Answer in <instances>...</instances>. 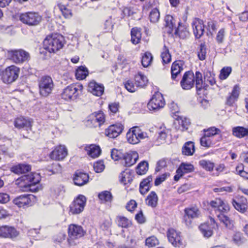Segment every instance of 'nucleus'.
Wrapping results in <instances>:
<instances>
[{
	"instance_id": "41",
	"label": "nucleus",
	"mask_w": 248,
	"mask_h": 248,
	"mask_svg": "<svg viewBox=\"0 0 248 248\" xmlns=\"http://www.w3.org/2000/svg\"><path fill=\"white\" fill-rule=\"evenodd\" d=\"M116 218L119 227L127 228L131 225L130 221L124 217L118 216Z\"/></svg>"
},
{
	"instance_id": "63",
	"label": "nucleus",
	"mask_w": 248,
	"mask_h": 248,
	"mask_svg": "<svg viewBox=\"0 0 248 248\" xmlns=\"http://www.w3.org/2000/svg\"><path fill=\"white\" fill-rule=\"evenodd\" d=\"M207 29L212 34L217 29L216 22L211 20L208 21Z\"/></svg>"
},
{
	"instance_id": "29",
	"label": "nucleus",
	"mask_w": 248,
	"mask_h": 248,
	"mask_svg": "<svg viewBox=\"0 0 248 248\" xmlns=\"http://www.w3.org/2000/svg\"><path fill=\"white\" fill-rule=\"evenodd\" d=\"M232 132L234 136L241 139L248 135V128L236 126L232 128Z\"/></svg>"
},
{
	"instance_id": "18",
	"label": "nucleus",
	"mask_w": 248,
	"mask_h": 248,
	"mask_svg": "<svg viewBox=\"0 0 248 248\" xmlns=\"http://www.w3.org/2000/svg\"><path fill=\"white\" fill-rule=\"evenodd\" d=\"M124 125L121 123H116L110 125L105 130V134L110 138L118 137L124 130Z\"/></svg>"
},
{
	"instance_id": "53",
	"label": "nucleus",
	"mask_w": 248,
	"mask_h": 248,
	"mask_svg": "<svg viewBox=\"0 0 248 248\" xmlns=\"http://www.w3.org/2000/svg\"><path fill=\"white\" fill-rule=\"evenodd\" d=\"M159 243L157 239L154 236L147 238L145 240V245L148 247H154Z\"/></svg>"
},
{
	"instance_id": "43",
	"label": "nucleus",
	"mask_w": 248,
	"mask_h": 248,
	"mask_svg": "<svg viewBox=\"0 0 248 248\" xmlns=\"http://www.w3.org/2000/svg\"><path fill=\"white\" fill-rule=\"evenodd\" d=\"M99 199L104 202H111L112 200V195L108 191H104L99 193Z\"/></svg>"
},
{
	"instance_id": "46",
	"label": "nucleus",
	"mask_w": 248,
	"mask_h": 248,
	"mask_svg": "<svg viewBox=\"0 0 248 248\" xmlns=\"http://www.w3.org/2000/svg\"><path fill=\"white\" fill-rule=\"evenodd\" d=\"M159 17L160 13L157 9L155 8L150 12L149 18L151 22H157L159 20Z\"/></svg>"
},
{
	"instance_id": "11",
	"label": "nucleus",
	"mask_w": 248,
	"mask_h": 248,
	"mask_svg": "<svg viewBox=\"0 0 248 248\" xmlns=\"http://www.w3.org/2000/svg\"><path fill=\"white\" fill-rule=\"evenodd\" d=\"M165 102L162 94L159 92H156L147 104L150 110L157 111L165 106Z\"/></svg>"
},
{
	"instance_id": "34",
	"label": "nucleus",
	"mask_w": 248,
	"mask_h": 248,
	"mask_svg": "<svg viewBox=\"0 0 248 248\" xmlns=\"http://www.w3.org/2000/svg\"><path fill=\"white\" fill-rule=\"evenodd\" d=\"M120 178L121 182L124 185L130 183L133 180V176L130 171L127 170L121 173Z\"/></svg>"
},
{
	"instance_id": "10",
	"label": "nucleus",
	"mask_w": 248,
	"mask_h": 248,
	"mask_svg": "<svg viewBox=\"0 0 248 248\" xmlns=\"http://www.w3.org/2000/svg\"><path fill=\"white\" fill-rule=\"evenodd\" d=\"M19 20L29 26H36L41 22L42 17L37 13L27 12L20 14Z\"/></svg>"
},
{
	"instance_id": "8",
	"label": "nucleus",
	"mask_w": 248,
	"mask_h": 248,
	"mask_svg": "<svg viewBox=\"0 0 248 248\" xmlns=\"http://www.w3.org/2000/svg\"><path fill=\"white\" fill-rule=\"evenodd\" d=\"M165 28L168 29V33H171L173 29H175V34H178L180 37L184 38L188 35L189 33L186 31H183L180 28H176L175 19L170 15H167L165 17Z\"/></svg>"
},
{
	"instance_id": "7",
	"label": "nucleus",
	"mask_w": 248,
	"mask_h": 248,
	"mask_svg": "<svg viewBox=\"0 0 248 248\" xmlns=\"http://www.w3.org/2000/svg\"><path fill=\"white\" fill-rule=\"evenodd\" d=\"M81 85L71 84L63 90L61 93L62 98L66 101L75 100L78 95V91L82 90Z\"/></svg>"
},
{
	"instance_id": "61",
	"label": "nucleus",
	"mask_w": 248,
	"mask_h": 248,
	"mask_svg": "<svg viewBox=\"0 0 248 248\" xmlns=\"http://www.w3.org/2000/svg\"><path fill=\"white\" fill-rule=\"evenodd\" d=\"M111 157L114 161H117L123 157V155L118 150L113 149L111 151Z\"/></svg>"
},
{
	"instance_id": "20",
	"label": "nucleus",
	"mask_w": 248,
	"mask_h": 248,
	"mask_svg": "<svg viewBox=\"0 0 248 248\" xmlns=\"http://www.w3.org/2000/svg\"><path fill=\"white\" fill-rule=\"evenodd\" d=\"M67 155V151L64 146L56 147L50 154V157L54 160H60L64 159Z\"/></svg>"
},
{
	"instance_id": "57",
	"label": "nucleus",
	"mask_w": 248,
	"mask_h": 248,
	"mask_svg": "<svg viewBox=\"0 0 248 248\" xmlns=\"http://www.w3.org/2000/svg\"><path fill=\"white\" fill-rule=\"evenodd\" d=\"M225 35V29H221L217 32L216 39L218 44H221L223 42Z\"/></svg>"
},
{
	"instance_id": "31",
	"label": "nucleus",
	"mask_w": 248,
	"mask_h": 248,
	"mask_svg": "<svg viewBox=\"0 0 248 248\" xmlns=\"http://www.w3.org/2000/svg\"><path fill=\"white\" fill-rule=\"evenodd\" d=\"M135 84L140 88H143L147 84L148 80L147 77L141 73L135 76Z\"/></svg>"
},
{
	"instance_id": "26",
	"label": "nucleus",
	"mask_w": 248,
	"mask_h": 248,
	"mask_svg": "<svg viewBox=\"0 0 248 248\" xmlns=\"http://www.w3.org/2000/svg\"><path fill=\"white\" fill-rule=\"evenodd\" d=\"M183 64L182 61H175L171 66V78L173 80H176L177 76L183 70Z\"/></svg>"
},
{
	"instance_id": "13",
	"label": "nucleus",
	"mask_w": 248,
	"mask_h": 248,
	"mask_svg": "<svg viewBox=\"0 0 248 248\" xmlns=\"http://www.w3.org/2000/svg\"><path fill=\"white\" fill-rule=\"evenodd\" d=\"M19 69L14 65L10 66L3 71L2 79L4 83H11L15 81L18 78Z\"/></svg>"
},
{
	"instance_id": "49",
	"label": "nucleus",
	"mask_w": 248,
	"mask_h": 248,
	"mask_svg": "<svg viewBox=\"0 0 248 248\" xmlns=\"http://www.w3.org/2000/svg\"><path fill=\"white\" fill-rule=\"evenodd\" d=\"M232 71L231 67L227 66L223 67L220 71L219 78L221 80L226 79L230 75Z\"/></svg>"
},
{
	"instance_id": "16",
	"label": "nucleus",
	"mask_w": 248,
	"mask_h": 248,
	"mask_svg": "<svg viewBox=\"0 0 248 248\" xmlns=\"http://www.w3.org/2000/svg\"><path fill=\"white\" fill-rule=\"evenodd\" d=\"M195 81L194 74L190 71L186 72L180 82L182 88L184 90H189L192 88Z\"/></svg>"
},
{
	"instance_id": "24",
	"label": "nucleus",
	"mask_w": 248,
	"mask_h": 248,
	"mask_svg": "<svg viewBox=\"0 0 248 248\" xmlns=\"http://www.w3.org/2000/svg\"><path fill=\"white\" fill-rule=\"evenodd\" d=\"M232 203L234 207L242 213H245L247 208V201L246 198L241 197L240 199L233 200Z\"/></svg>"
},
{
	"instance_id": "50",
	"label": "nucleus",
	"mask_w": 248,
	"mask_h": 248,
	"mask_svg": "<svg viewBox=\"0 0 248 248\" xmlns=\"http://www.w3.org/2000/svg\"><path fill=\"white\" fill-rule=\"evenodd\" d=\"M161 56L164 63H168L171 61V55L165 46H164V51L162 52Z\"/></svg>"
},
{
	"instance_id": "14",
	"label": "nucleus",
	"mask_w": 248,
	"mask_h": 248,
	"mask_svg": "<svg viewBox=\"0 0 248 248\" xmlns=\"http://www.w3.org/2000/svg\"><path fill=\"white\" fill-rule=\"evenodd\" d=\"M184 220L187 226L191 224V219L197 218L200 215V211L196 206L186 208L184 210Z\"/></svg>"
},
{
	"instance_id": "35",
	"label": "nucleus",
	"mask_w": 248,
	"mask_h": 248,
	"mask_svg": "<svg viewBox=\"0 0 248 248\" xmlns=\"http://www.w3.org/2000/svg\"><path fill=\"white\" fill-rule=\"evenodd\" d=\"M194 152V145L192 141L186 142L182 148V153L186 155H191Z\"/></svg>"
},
{
	"instance_id": "39",
	"label": "nucleus",
	"mask_w": 248,
	"mask_h": 248,
	"mask_svg": "<svg viewBox=\"0 0 248 248\" xmlns=\"http://www.w3.org/2000/svg\"><path fill=\"white\" fill-rule=\"evenodd\" d=\"M196 81V87L197 90L200 91L202 88L206 89V85L203 83L202 74L199 71H197L195 76Z\"/></svg>"
},
{
	"instance_id": "27",
	"label": "nucleus",
	"mask_w": 248,
	"mask_h": 248,
	"mask_svg": "<svg viewBox=\"0 0 248 248\" xmlns=\"http://www.w3.org/2000/svg\"><path fill=\"white\" fill-rule=\"evenodd\" d=\"M239 95V88L237 85H235L229 96L226 100V104L230 106H232L234 102L237 100Z\"/></svg>"
},
{
	"instance_id": "59",
	"label": "nucleus",
	"mask_w": 248,
	"mask_h": 248,
	"mask_svg": "<svg viewBox=\"0 0 248 248\" xmlns=\"http://www.w3.org/2000/svg\"><path fill=\"white\" fill-rule=\"evenodd\" d=\"M200 143L202 146L205 147H209L212 144L210 139L204 135L201 138Z\"/></svg>"
},
{
	"instance_id": "21",
	"label": "nucleus",
	"mask_w": 248,
	"mask_h": 248,
	"mask_svg": "<svg viewBox=\"0 0 248 248\" xmlns=\"http://www.w3.org/2000/svg\"><path fill=\"white\" fill-rule=\"evenodd\" d=\"M194 34L197 38H200L203 34L204 26L203 22L199 18H195L192 22Z\"/></svg>"
},
{
	"instance_id": "55",
	"label": "nucleus",
	"mask_w": 248,
	"mask_h": 248,
	"mask_svg": "<svg viewBox=\"0 0 248 248\" xmlns=\"http://www.w3.org/2000/svg\"><path fill=\"white\" fill-rule=\"evenodd\" d=\"M125 89L129 92L134 93L139 88L137 85H135L133 81L131 80L127 81L124 84Z\"/></svg>"
},
{
	"instance_id": "52",
	"label": "nucleus",
	"mask_w": 248,
	"mask_h": 248,
	"mask_svg": "<svg viewBox=\"0 0 248 248\" xmlns=\"http://www.w3.org/2000/svg\"><path fill=\"white\" fill-rule=\"evenodd\" d=\"M199 228L203 236L205 237L208 238L213 234L212 231L208 229V226L205 224L201 225Z\"/></svg>"
},
{
	"instance_id": "15",
	"label": "nucleus",
	"mask_w": 248,
	"mask_h": 248,
	"mask_svg": "<svg viewBox=\"0 0 248 248\" xmlns=\"http://www.w3.org/2000/svg\"><path fill=\"white\" fill-rule=\"evenodd\" d=\"M35 197L32 194H23L16 198L13 202L19 207L31 205L32 202H33Z\"/></svg>"
},
{
	"instance_id": "62",
	"label": "nucleus",
	"mask_w": 248,
	"mask_h": 248,
	"mask_svg": "<svg viewBox=\"0 0 248 248\" xmlns=\"http://www.w3.org/2000/svg\"><path fill=\"white\" fill-rule=\"evenodd\" d=\"M93 114L96 117V120H98V125H101L105 122V115L102 111L94 112Z\"/></svg>"
},
{
	"instance_id": "32",
	"label": "nucleus",
	"mask_w": 248,
	"mask_h": 248,
	"mask_svg": "<svg viewBox=\"0 0 248 248\" xmlns=\"http://www.w3.org/2000/svg\"><path fill=\"white\" fill-rule=\"evenodd\" d=\"M131 36L132 43L135 45L138 44L141 37L140 30L137 28H132L131 31Z\"/></svg>"
},
{
	"instance_id": "64",
	"label": "nucleus",
	"mask_w": 248,
	"mask_h": 248,
	"mask_svg": "<svg viewBox=\"0 0 248 248\" xmlns=\"http://www.w3.org/2000/svg\"><path fill=\"white\" fill-rule=\"evenodd\" d=\"M137 203L135 200H130L126 204V208L130 212H132L137 207Z\"/></svg>"
},
{
	"instance_id": "5",
	"label": "nucleus",
	"mask_w": 248,
	"mask_h": 248,
	"mask_svg": "<svg viewBox=\"0 0 248 248\" xmlns=\"http://www.w3.org/2000/svg\"><path fill=\"white\" fill-rule=\"evenodd\" d=\"M38 86L40 94L42 96L47 97L52 93L54 88V84L50 77L45 76L39 80Z\"/></svg>"
},
{
	"instance_id": "33",
	"label": "nucleus",
	"mask_w": 248,
	"mask_h": 248,
	"mask_svg": "<svg viewBox=\"0 0 248 248\" xmlns=\"http://www.w3.org/2000/svg\"><path fill=\"white\" fill-rule=\"evenodd\" d=\"M88 154L93 158L98 157L101 154V149L98 146L91 145L86 148Z\"/></svg>"
},
{
	"instance_id": "40",
	"label": "nucleus",
	"mask_w": 248,
	"mask_h": 248,
	"mask_svg": "<svg viewBox=\"0 0 248 248\" xmlns=\"http://www.w3.org/2000/svg\"><path fill=\"white\" fill-rule=\"evenodd\" d=\"M153 61V56L151 53L146 52L142 56L141 63L143 67H147L152 63Z\"/></svg>"
},
{
	"instance_id": "19",
	"label": "nucleus",
	"mask_w": 248,
	"mask_h": 248,
	"mask_svg": "<svg viewBox=\"0 0 248 248\" xmlns=\"http://www.w3.org/2000/svg\"><path fill=\"white\" fill-rule=\"evenodd\" d=\"M32 121L31 119L20 117L16 118L14 121V125L15 127L28 131L31 130L32 126Z\"/></svg>"
},
{
	"instance_id": "2",
	"label": "nucleus",
	"mask_w": 248,
	"mask_h": 248,
	"mask_svg": "<svg viewBox=\"0 0 248 248\" xmlns=\"http://www.w3.org/2000/svg\"><path fill=\"white\" fill-rule=\"evenodd\" d=\"M64 42L63 36L60 34L48 35L44 41V48L50 53H55L63 47Z\"/></svg>"
},
{
	"instance_id": "47",
	"label": "nucleus",
	"mask_w": 248,
	"mask_h": 248,
	"mask_svg": "<svg viewBox=\"0 0 248 248\" xmlns=\"http://www.w3.org/2000/svg\"><path fill=\"white\" fill-rule=\"evenodd\" d=\"M181 233L179 232L176 238L174 239V242H171V244L175 247L184 248L186 246V243L182 240Z\"/></svg>"
},
{
	"instance_id": "45",
	"label": "nucleus",
	"mask_w": 248,
	"mask_h": 248,
	"mask_svg": "<svg viewBox=\"0 0 248 248\" xmlns=\"http://www.w3.org/2000/svg\"><path fill=\"white\" fill-rule=\"evenodd\" d=\"M206 46L205 44L202 43L198 49V56L199 59L203 61L206 59Z\"/></svg>"
},
{
	"instance_id": "28",
	"label": "nucleus",
	"mask_w": 248,
	"mask_h": 248,
	"mask_svg": "<svg viewBox=\"0 0 248 248\" xmlns=\"http://www.w3.org/2000/svg\"><path fill=\"white\" fill-rule=\"evenodd\" d=\"M123 159L124 160V164L126 167H130L136 163L138 158L137 154H130L125 153L123 155Z\"/></svg>"
},
{
	"instance_id": "30",
	"label": "nucleus",
	"mask_w": 248,
	"mask_h": 248,
	"mask_svg": "<svg viewBox=\"0 0 248 248\" xmlns=\"http://www.w3.org/2000/svg\"><path fill=\"white\" fill-rule=\"evenodd\" d=\"M11 170L16 174L24 173L31 170V166L28 165L19 164L12 167Z\"/></svg>"
},
{
	"instance_id": "56",
	"label": "nucleus",
	"mask_w": 248,
	"mask_h": 248,
	"mask_svg": "<svg viewBox=\"0 0 248 248\" xmlns=\"http://www.w3.org/2000/svg\"><path fill=\"white\" fill-rule=\"evenodd\" d=\"M179 232H176L173 229H170L167 232L168 240L170 243L174 242V239L176 238Z\"/></svg>"
},
{
	"instance_id": "36",
	"label": "nucleus",
	"mask_w": 248,
	"mask_h": 248,
	"mask_svg": "<svg viewBox=\"0 0 248 248\" xmlns=\"http://www.w3.org/2000/svg\"><path fill=\"white\" fill-rule=\"evenodd\" d=\"M157 201V196L154 191H152L146 199L147 204L152 207H155L156 206Z\"/></svg>"
},
{
	"instance_id": "6",
	"label": "nucleus",
	"mask_w": 248,
	"mask_h": 248,
	"mask_svg": "<svg viewBox=\"0 0 248 248\" xmlns=\"http://www.w3.org/2000/svg\"><path fill=\"white\" fill-rule=\"evenodd\" d=\"M148 137L147 134L142 131L138 126L130 128L126 133V139L128 143L132 144L139 143L141 140Z\"/></svg>"
},
{
	"instance_id": "23",
	"label": "nucleus",
	"mask_w": 248,
	"mask_h": 248,
	"mask_svg": "<svg viewBox=\"0 0 248 248\" xmlns=\"http://www.w3.org/2000/svg\"><path fill=\"white\" fill-rule=\"evenodd\" d=\"M190 124L189 119L182 116H178L174 122L175 128L181 131L187 130Z\"/></svg>"
},
{
	"instance_id": "9",
	"label": "nucleus",
	"mask_w": 248,
	"mask_h": 248,
	"mask_svg": "<svg viewBox=\"0 0 248 248\" xmlns=\"http://www.w3.org/2000/svg\"><path fill=\"white\" fill-rule=\"evenodd\" d=\"M8 57L16 63H21L30 58L29 53L23 49L7 51Z\"/></svg>"
},
{
	"instance_id": "51",
	"label": "nucleus",
	"mask_w": 248,
	"mask_h": 248,
	"mask_svg": "<svg viewBox=\"0 0 248 248\" xmlns=\"http://www.w3.org/2000/svg\"><path fill=\"white\" fill-rule=\"evenodd\" d=\"M203 131L204 132V135L210 138L211 137L218 134L220 132V130L215 127H211L207 129H204Z\"/></svg>"
},
{
	"instance_id": "58",
	"label": "nucleus",
	"mask_w": 248,
	"mask_h": 248,
	"mask_svg": "<svg viewBox=\"0 0 248 248\" xmlns=\"http://www.w3.org/2000/svg\"><path fill=\"white\" fill-rule=\"evenodd\" d=\"M182 169L185 173L192 172L194 170V167L190 164L182 163L180 166V170Z\"/></svg>"
},
{
	"instance_id": "22",
	"label": "nucleus",
	"mask_w": 248,
	"mask_h": 248,
	"mask_svg": "<svg viewBox=\"0 0 248 248\" xmlns=\"http://www.w3.org/2000/svg\"><path fill=\"white\" fill-rule=\"evenodd\" d=\"M88 90L93 94L97 96H101L104 92V87L103 84H99L94 80L89 82Z\"/></svg>"
},
{
	"instance_id": "44",
	"label": "nucleus",
	"mask_w": 248,
	"mask_h": 248,
	"mask_svg": "<svg viewBox=\"0 0 248 248\" xmlns=\"http://www.w3.org/2000/svg\"><path fill=\"white\" fill-rule=\"evenodd\" d=\"M204 84L206 86L207 83L213 86L216 83L214 75L212 74L210 72H207L204 74Z\"/></svg>"
},
{
	"instance_id": "60",
	"label": "nucleus",
	"mask_w": 248,
	"mask_h": 248,
	"mask_svg": "<svg viewBox=\"0 0 248 248\" xmlns=\"http://www.w3.org/2000/svg\"><path fill=\"white\" fill-rule=\"evenodd\" d=\"M94 171L97 173L101 172L105 169V165L102 161H97L93 165Z\"/></svg>"
},
{
	"instance_id": "37",
	"label": "nucleus",
	"mask_w": 248,
	"mask_h": 248,
	"mask_svg": "<svg viewBox=\"0 0 248 248\" xmlns=\"http://www.w3.org/2000/svg\"><path fill=\"white\" fill-rule=\"evenodd\" d=\"M89 72L87 68L83 66H79L76 71V78L78 80L84 79L88 75Z\"/></svg>"
},
{
	"instance_id": "48",
	"label": "nucleus",
	"mask_w": 248,
	"mask_h": 248,
	"mask_svg": "<svg viewBox=\"0 0 248 248\" xmlns=\"http://www.w3.org/2000/svg\"><path fill=\"white\" fill-rule=\"evenodd\" d=\"M200 165L208 171H212L214 167V164L210 161L201 160L199 162Z\"/></svg>"
},
{
	"instance_id": "25",
	"label": "nucleus",
	"mask_w": 248,
	"mask_h": 248,
	"mask_svg": "<svg viewBox=\"0 0 248 248\" xmlns=\"http://www.w3.org/2000/svg\"><path fill=\"white\" fill-rule=\"evenodd\" d=\"M73 180L76 185L81 186L88 182L89 176L85 173L77 172H76Z\"/></svg>"
},
{
	"instance_id": "54",
	"label": "nucleus",
	"mask_w": 248,
	"mask_h": 248,
	"mask_svg": "<svg viewBox=\"0 0 248 248\" xmlns=\"http://www.w3.org/2000/svg\"><path fill=\"white\" fill-rule=\"evenodd\" d=\"M57 6L65 18H69L72 16L71 11L67 9L65 5L58 4Z\"/></svg>"
},
{
	"instance_id": "1",
	"label": "nucleus",
	"mask_w": 248,
	"mask_h": 248,
	"mask_svg": "<svg viewBox=\"0 0 248 248\" xmlns=\"http://www.w3.org/2000/svg\"><path fill=\"white\" fill-rule=\"evenodd\" d=\"M209 204L214 209L218 219L225 225L226 227L231 228L233 226L232 222L227 215L230 210L229 205L220 199L217 198L210 201Z\"/></svg>"
},
{
	"instance_id": "4",
	"label": "nucleus",
	"mask_w": 248,
	"mask_h": 248,
	"mask_svg": "<svg viewBox=\"0 0 248 248\" xmlns=\"http://www.w3.org/2000/svg\"><path fill=\"white\" fill-rule=\"evenodd\" d=\"M68 242L70 246H75L77 244V240L82 237L85 234L83 228L77 224H72L69 225L68 230Z\"/></svg>"
},
{
	"instance_id": "12",
	"label": "nucleus",
	"mask_w": 248,
	"mask_h": 248,
	"mask_svg": "<svg viewBox=\"0 0 248 248\" xmlns=\"http://www.w3.org/2000/svg\"><path fill=\"white\" fill-rule=\"evenodd\" d=\"M86 202V197L82 195H79L70 204L69 212L72 215H77L81 213L84 209Z\"/></svg>"
},
{
	"instance_id": "3",
	"label": "nucleus",
	"mask_w": 248,
	"mask_h": 248,
	"mask_svg": "<svg viewBox=\"0 0 248 248\" xmlns=\"http://www.w3.org/2000/svg\"><path fill=\"white\" fill-rule=\"evenodd\" d=\"M41 176L38 173L31 172L26 175H23L18 178L16 184L22 188L23 190H31V187L39 183Z\"/></svg>"
},
{
	"instance_id": "38",
	"label": "nucleus",
	"mask_w": 248,
	"mask_h": 248,
	"mask_svg": "<svg viewBox=\"0 0 248 248\" xmlns=\"http://www.w3.org/2000/svg\"><path fill=\"white\" fill-rule=\"evenodd\" d=\"M247 239L240 232H236L232 236L233 242L237 246H240L246 242Z\"/></svg>"
},
{
	"instance_id": "17",
	"label": "nucleus",
	"mask_w": 248,
	"mask_h": 248,
	"mask_svg": "<svg viewBox=\"0 0 248 248\" xmlns=\"http://www.w3.org/2000/svg\"><path fill=\"white\" fill-rule=\"evenodd\" d=\"M18 234V232L14 227L7 225L0 226V238H14Z\"/></svg>"
},
{
	"instance_id": "42",
	"label": "nucleus",
	"mask_w": 248,
	"mask_h": 248,
	"mask_svg": "<svg viewBox=\"0 0 248 248\" xmlns=\"http://www.w3.org/2000/svg\"><path fill=\"white\" fill-rule=\"evenodd\" d=\"M148 169V163L146 161H142L137 167L136 172L139 175H143L146 173Z\"/></svg>"
}]
</instances>
